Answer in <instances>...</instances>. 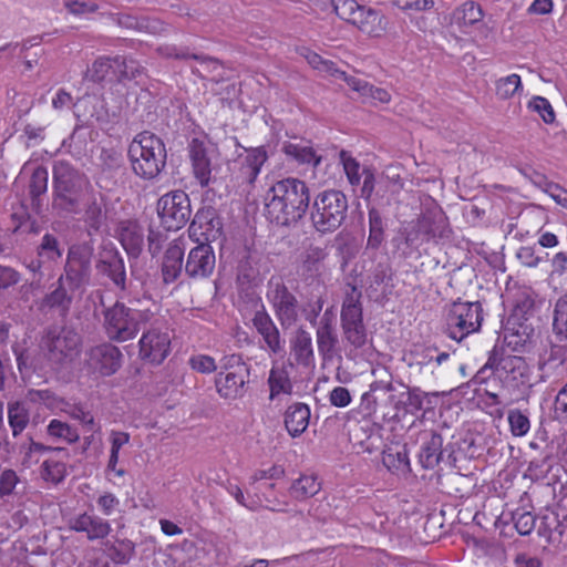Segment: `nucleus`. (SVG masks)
<instances>
[{
    "label": "nucleus",
    "instance_id": "nucleus-1",
    "mask_svg": "<svg viewBox=\"0 0 567 567\" xmlns=\"http://www.w3.org/2000/svg\"><path fill=\"white\" fill-rule=\"evenodd\" d=\"M310 194L307 184L297 178L275 183L266 195V215L279 226L296 225L309 208Z\"/></svg>",
    "mask_w": 567,
    "mask_h": 567
},
{
    "label": "nucleus",
    "instance_id": "nucleus-2",
    "mask_svg": "<svg viewBox=\"0 0 567 567\" xmlns=\"http://www.w3.org/2000/svg\"><path fill=\"white\" fill-rule=\"evenodd\" d=\"M495 377L504 388L515 391L529 381V368L520 355H513L503 347L495 346L486 363L474 377L476 383H486Z\"/></svg>",
    "mask_w": 567,
    "mask_h": 567
},
{
    "label": "nucleus",
    "instance_id": "nucleus-3",
    "mask_svg": "<svg viewBox=\"0 0 567 567\" xmlns=\"http://www.w3.org/2000/svg\"><path fill=\"white\" fill-rule=\"evenodd\" d=\"M127 155L135 175L143 179L157 177L166 165V148L154 133L144 131L135 135Z\"/></svg>",
    "mask_w": 567,
    "mask_h": 567
},
{
    "label": "nucleus",
    "instance_id": "nucleus-4",
    "mask_svg": "<svg viewBox=\"0 0 567 567\" xmlns=\"http://www.w3.org/2000/svg\"><path fill=\"white\" fill-rule=\"evenodd\" d=\"M103 328L110 340L125 342L136 337L142 326L151 321L153 312L141 310L122 301L103 309Z\"/></svg>",
    "mask_w": 567,
    "mask_h": 567
},
{
    "label": "nucleus",
    "instance_id": "nucleus-5",
    "mask_svg": "<svg viewBox=\"0 0 567 567\" xmlns=\"http://www.w3.org/2000/svg\"><path fill=\"white\" fill-rule=\"evenodd\" d=\"M85 183V177L68 162H55L53 166L52 207L63 213H79L81 193Z\"/></svg>",
    "mask_w": 567,
    "mask_h": 567
},
{
    "label": "nucleus",
    "instance_id": "nucleus-6",
    "mask_svg": "<svg viewBox=\"0 0 567 567\" xmlns=\"http://www.w3.org/2000/svg\"><path fill=\"white\" fill-rule=\"evenodd\" d=\"M348 207V198L341 190H323L313 200L311 223L319 233H332L346 220Z\"/></svg>",
    "mask_w": 567,
    "mask_h": 567
},
{
    "label": "nucleus",
    "instance_id": "nucleus-7",
    "mask_svg": "<svg viewBox=\"0 0 567 567\" xmlns=\"http://www.w3.org/2000/svg\"><path fill=\"white\" fill-rule=\"evenodd\" d=\"M41 351L52 369L70 365L81 352V336L72 328L49 331L42 339Z\"/></svg>",
    "mask_w": 567,
    "mask_h": 567
},
{
    "label": "nucleus",
    "instance_id": "nucleus-8",
    "mask_svg": "<svg viewBox=\"0 0 567 567\" xmlns=\"http://www.w3.org/2000/svg\"><path fill=\"white\" fill-rule=\"evenodd\" d=\"M93 247L87 244L72 245L66 252L65 264L61 278L66 281L71 290L82 293L90 284L92 276Z\"/></svg>",
    "mask_w": 567,
    "mask_h": 567
},
{
    "label": "nucleus",
    "instance_id": "nucleus-9",
    "mask_svg": "<svg viewBox=\"0 0 567 567\" xmlns=\"http://www.w3.org/2000/svg\"><path fill=\"white\" fill-rule=\"evenodd\" d=\"M483 309L480 302H453L446 316L449 336L457 341L480 329Z\"/></svg>",
    "mask_w": 567,
    "mask_h": 567
},
{
    "label": "nucleus",
    "instance_id": "nucleus-10",
    "mask_svg": "<svg viewBox=\"0 0 567 567\" xmlns=\"http://www.w3.org/2000/svg\"><path fill=\"white\" fill-rule=\"evenodd\" d=\"M282 329H290L299 321L300 303L281 280H270L266 293Z\"/></svg>",
    "mask_w": 567,
    "mask_h": 567
},
{
    "label": "nucleus",
    "instance_id": "nucleus-11",
    "mask_svg": "<svg viewBox=\"0 0 567 567\" xmlns=\"http://www.w3.org/2000/svg\"><path fill=\"white\" fill-rule=\"evenodd\" d=\"M157 213L165 229L178 230L192 216L190 199L184 190L169 192L158 199Z\"/></svg>",
    "mask_w": 567,
    "mask_h": 567
},
{
    "label": "nucleus",
    "instance_id": "nucleus-12",
    "mask_svg": "<svg viewBox=\"0 0 567 567\" xmlns=\"http://www.w3.org/2000/svg\"><path fill=\"white\" fill-rule=\"evenodd\" d=\"M223 368L226 371H220L215 379L218 394L224 399L241 398L245 393V384L248 382L249 368L239 354L225 358Z\"/></svg>",
    "mask_w": 567,
    "mask_h": 567
},
{
    "label": "nucleus",
    "instance_id": "nucleus-13",
    "mask_svg": "<svg viewBox=\"0 0 567 567\" xmlns=\"http://www.w3.org/2000/svg\"><path fill=\"white\" fill-rule=\"evenodd\" d=\"M140 357L152 364H161L171 350V337L167 329L152 326L140 339Z\"/></svg>",
    "mask_w": 567,
    "mask_h": 567
},
{
    "label": "nucleus",
    "instance_id": "nucleus-14",
    "mask_svg": "<svg viewBox=\"0 0 567 567\" xmlns=\"http://www.w3.org/2000/svg\"><path fill=\"white\" fill-rule=\"evenodd\" d=\"M215 153V147L200 138H193L188 144L193 175L202 187H207L213 181V157Z\"/></svg>",
    "mask_w": 567,
    "mask_h": 567
},
{
    "label": "nucleus",
    "instance_id": "nucleus-15",
    "mask_svg": "<svg viewBox=\"0 0 567 567\" xmlns=\"http://www.w3.org/2000/svg\"><path fill=\"white\" fill-rule=\"evenodd\" d=\"M303 268H307V270L311 272L310 286H312V289L310 297L302 306V313L305 319L315 327L319 322L318 317L320 316L324 305L326 287L318 277L320 269L318 258L311 259L310 256H308V258L303 261Z\"/></svg>",
    "mask_w": 567,
    "mask_h": 567
},
{
    "label": "nucleus",
    "instance_id": "nucleus-16",
    "mask_svg": "<svg viewBox=\"0 0 567 567\" xmlns=\"http://www.w3.org/2000/svg\"><path fill=\"white\" fill-rule=\"evenodd\" d=\"M188 231L190 237H195L196 241L207 244L215 241L223 235L221 218L214 207H202L196 212Z\"/></svg>",
    "mask_w": 567,
    "mask_h": 567
},
{
    "label": "nucleus",
    "instance_id": "nucleus-17",
    "mask_svg": "<svg viewBox=\"0 0 567 567\" xmlns=\"http://www.w3.org/2000/svg\"><path fill=\"white\" fill-rule=\"evenodd\" d=\"M95 267L100 275L107 277L117 288H126L124 259L116 248L111 245L103 246Z\"/></svg>",
    "mask_w": 567,
    "mask_h": 567
},
{
    "label": "nucleus",
    "instance_id": "nucleus-18",
    "mask_svg": "<svg viewBox=\"0 0 567 567\" xmlns=\"http://www.w3.org/2000/svg\"><path fill=\"white\" fill-rule=\"evenodd\" d=\"M84 225L90 236L99 234L107 225L106 198L102 193H92L84 202Z\"/></svg>",
    "mask_w": 567,
    "mask_h": 567
},
{
    "label": "nucleus",
    "instance_id": "nucleus-19",
    "mask_svg": "<svg viewBox=\"0 0 567 567\" xmlns=\"http://www.w3.org/2000/svg\"><path fill=\"white\" fill-rule=\"evenodd\" d=\"M449 357L447 352H441L436 347L417 346L409 353V367L415 372L433 375Z\"/></svg>",
    "mask_w": 567,
    "mask_h": 567
},
{
    "label": "nucleus",
    "instance_id": "nucleus-20",
    "mask_svg": "<svg viewBox=\"0 0 567 567\" xmlns=\"http://www.w3.org/2000/svg\"><path fill=\"white\" fill-rule=\"evenodd\" d=\"M215 268V254L207 243L194 247L186 259L185 274L193 279L206 278Z\"/></svg>",
    "mask_w": 567,
    "mask_h": 567
},
{
    "label": "nucleus",
    "instance_id": "nucleus-21",
    "mask_svg": "<svg viewBox=\"0 0 567 567\" xmlns=\"http://www.w3.org/2000/svg\"><path fill=\"white\" fill-rule=\"evenodd\" d=\"M68 525L71 530L85 534L90 542L104 539L112 530L106 519L86 512L71 517Z\"/></svg>",
    "mask_w": 567,
    "mask_h": 567
},
{
    "label": "nucleus",
    "instance_id": "nucleus-22",
    "mask_svg": "<svg viewBox=\"0 0 567 567\" xmlns=\"http://www.w3.org/2000/svg\"><path fill=\"white\" fill-rule=\"evenodd\" d=\"M122 361L120 349L112 343H102L93 347L89 352L90 365L103 375L115 373Z\"/></svg>",
    "mask_w": 567,
    "mask_h": 567
},
{
    "label": "nucleus",
    "instance_id": "nucleus-23",
    "mask_svg": "<svg viewBox=\"0 0 567 567\" xmlns=\"http://www.w3.org/2000/svg\"><path fill=\"white\" fill-rule=\"evenodd\" d=\"M336 320V313L333 312L332 308H328L324 310L317 324V346L319 352L323 357H331L338 343Z\"/></svg>",
    "mask_w": 567,
    "mask_h": 567
},
{
    "label": "nucleus",
    "instance_id": "nucleus-24",
    "mask_svg": "<svg viewBox=\"0 0 567 567\" xmlns=\"http://www.w3.org/2000/svg\"><path fill=\"white\" fill-rule=\"evenodd\" d=\"M422 441L419 461L423 468L433 470L442 460L443 437L433 430H425L420 434Z\"/></svg>",
    "mask_w": 567,
    "mask_h": 567
},
{
    "label": "nucleus",
    "instance_id": "nucleus-25",
    "mask_svg": "<svg viewBox=\"0 0 567 567\" xmlns=\"http://www.w3.org/2000/svg\"><path fill=\"white\" fill-rule=\"evenodd\" d=\"M252 324L258 333L262 337L265 343L271 352L280 353L284 350L279 329L264 306H261V309L255 312Z\"/></svg>",
    "mask_w": 567,
    "mask_h": 567
},
{
    "label": "nucleus",
    "instance_id": "nucleus-26",
    "mask_svg": "<svg viewBox=\"0 0 567 567\" xmlns=\"http://www.w3.org/2000/svg\"><path fill=\"white\" fill-rule=\"evenodd\" d=\"M184 243L173 240L165 250L162 262V276L165 284L174 282L183 270Z\"/></svg>",
    "mask_w": 567,
    "mask_h": 567
},
{
    "label": "nucleus",
    "instance_id": "nucleus-27",
    "mask_svg": "<svg viewBox=\"0 0 567 567\" xmlns=\"http://www.w3.org/2000/svg\"><path fill=\"white\" fill-rule=\"evenodd\" d=\"M246 152L245 156L238 157L240 164L239 175L244 182L254 184L268 158V154L264 146L252 147L246 150Z\"/></svg>",
    "mask_w": 567,
    "mask_h": 567
},
{
    "label": "nucleus",
    "instance_id": "nucleus-28",
    "mask_svg": "<svg viewBox=\"0 0 567 567\" xmlns=\"http://www.w3.org/2000/svg\"><path fill=\"white\" fill-rule=\"evenodd\" d=\"M282 152L298 164H309L317 167L321 161V157L316 154L309 141L297 138L287 141L282 144Z\"/></svg>",
    "mask_w": 567,
    "mask_h": 567
},
{
    "label": "nucleus",
    "instance_id": "nucleus-29",
    "mask_svg": "<svg viewBox=\"0 0 567 567\" xmlns=\"http://www.w3.org/2000/svg\"><path fill=\"white\" fill-rule=\"evenodd\" d=\"M416 228L426 240L446 238L450 234L446 217L443 214L423 215L417 219Z\"/></svg>",
    "mask_w": 567,
    "mask_h": 567
},
{
    "label": "nucleus",
    "instance_id": "nucleus-30",
    "mask_svg": "<svg viewBox=\"0 0 567 567\" xmlns=\"http://www.w3.org/2000/svg\"><path fill=\"white\" fill-rule=\"evenodd\" d=\"M136 545L128 538L115 535L105 543V550L110 559L116 565H127L135 556Z\"/></svg>",
    "mask_w": 567,
    "mask_h": 567
},
{
    "label": "nucleus",
    "instance_id": "nucleus-31",
    "mask_svg": "<svg viewBox=\"0 0 567 567\" xmlns=\"http://www.w3.org/2000/svg\"><path fill=\"white\" fill-rule=\"evenodd\" d=\"M353 25H357L362 32L372 37L381 35L386 29L384 17L381 16L379 11L364 6L361 7L357 14Z\"/></svg>",
    "mask_w": 567,
    "mask_h": 567
},
{
    "label": "nucleus",
    "instance_id": "nucleus-32",
    "mask_svg": "<svg viewBox=\"0 0 567 567\" xmlns=\"http://www.w3.org/2000/svg\"><path fill=\"white\" fill-rule=\"evenodd\" d=\"M361 296V291L355 286L350 287L341 308V326L363 323Z\"/></svg>",
    "mask_w": 567,
    "mask_h": 567
},
{
    "label": "nucleus",
    "instance_id": "nucleus-33",
    "mask_svg": "<svg viewBox=\"0 0 567 567\" xmlns=\"http://www.w3.org/2000/svg\"><path fill=\"white\" fill-rule=\"evenodd\" d=\"M310 410L305 403H295L289 406L285 414V425L289 434L299 436L306 431L309 424Z\"/></svg>",
    "mask_w": 567,
    "mask_h": 567
},
{
    "label": "nucleus",
    "instance_id": "nucleus-34",
    "mask_svg": "<svg viewBox=\"0 0 567 567\" xmlns=\"http://www.w3.org/2000/svg\"><path fill=\"white\" fill-rule=\"evenodd\" d=\"M76 291L78 290H71L70 287L66 286V281L59 277L56 288L45 296L44 302L48 307L58 309L60 315L66 316Z\"/></svg>",
    "mask_w": 567,
    "mask_h": 567
},
{
    "label": "nucleus",
    "instance_id": "nucleus-35",
    "mask_svg": "<svg viewBox=\"0 0 567 567\" xmlns=\"http://www.w3.org/2000/svg\"><path fill=\"white\" fill-rule=\"evenodd\" d=\"M120 240L130 257L137 258L144 247L143 229L135 223L122 227Z\"/></svg>",
    "mask_w": 567,
    "mask_h": 567
},
{
    "label": "nucleus",
    "instance_id": "nucleus-36",
    "mask_svg": "<svg viewBox=\"0 0 567 567\" xmlns=\"http://www.w3.org/2000/svg\"><path fill=\"white\" fill-rule=\"evenodd\" d=\"M291 351L298 364L308 367L313 361L312 338L308 331L299 328L291 341Z\"/></svg>",
    "mask_w": 567,
    "mask_h": 567
},
{
    "label": "nucleus",
    "instance_id": "nucleus-37",
    "mask_svg": "<svg viewBox=\"0 0 567 567\" xmlns=\"http://www.w3.org/2000/svg\"><path fill=\"white\" fill-rule=\"evenodd\" d=\"M158 54H161L164 58H174L177 60H187V59H194L199 61L203 65L206 66L207 70H215L219 66V61L215 58L203 55V54H196V53H189L188 49L185 47H177L174 44H165L157 48Z\"/></svg>",
    "mask_w": 567,
    "mask_h": 567
},
{
    "label": "nucleus",
    "instance_id": "nucleus-38",
    "mask_svg": "<svg viewBox=\"0 0 567 567\" xmlns=\"http://www.w3.org/2000/svg\"><path fill=\"white\" fill-rule=\"evenodd\" d=\"M321 489V483L313 475H301L295 480L289 488L291 497L297 501H305L315 496Z\"/></svg>",
    "mask_w": 567,
    "mask_h": 567
},
{
    "label": "nucleus",
    "instance_id": "nucleus-39",
    "mask_svg": "<svg viewBox=\"0 0 567 567\" xmlns=\"http://www.w3.org/2000/svg\"><path fill=\"white\" fill-rule=\"evenodd\" d=\"M383 465L392 473L406 474L411 471L408 452L403 446L400 450L388 449L382 454Z\"/></svg>",
    "mask_w": 567,
    "mask_h": 567
},
{
    "label": "nucleus",
    "instance_id": "nucleus-40",
    "mask_svg": "<svg viewBox=\"0 0 567 567\" xmlns=\"http://www.w3.org/2000/svg\"><path fill=\"white\" fill-rule=\"evenodd\" d=\"M37 256L47 265L58 262L62 258V248L59 239L54 235L47 233L37 247Z\"/></svg>",
    "mask_w": 567,
    "mask_h": 567
},
{
    "label": "nucleus",
    "instance_id": "nucleus-41",
    "mask_svg": "<svg viewBox=\"0 0 567 567\" xmlns=\"http://www.w3.org/2000/svg\"><path fill=\"white\" fill-rule=\"evenodd\" d=\"M369 237L367 248L379 249L384 241V220L381 213L372 207L369 209Z\"/></svg>",
    "mask_w": 567,
    "mask_h": 567
},
{
    "label": "nucleus",
    "instance_id": "nucleus-42",
    "mask_svg": "<svg viewBox=\"0 0 567 567\" xmlns=\"http://www.w3.org/2000/svg\"><path fill=\"white\" fill-rule=\"evenodd\" d=\"M48 179L49 174L47 168L43 166H38L31 175L29 183V195L32 202V206L35 209H39L41 206L40 197L48 189Z\"/></svg>",
    "mask_w": 567,
    "mask_h": 567
},
{
    "label": "nucleus",
    "instance_id": "nucleus-43",
    "mask_svg": "<svg viewBox=\"0 0 567 567\" xmlns=\"http://www.w3.org/2000/svg\"><path fill=\"white\" fill-rule=\"evenodd\" d=\"M99 99L95 95H84L73 104L74 115L82 122L100 121L101 115L96 110Z\"/></svg>",
    "mask_w": 567,
    "mask_h": 567
},
{
    "label": "nucleus",
    "instance_id": "nucleus-44",
    "mask_svg": "<svg viewBox=\"0 0 567 567\" xmlns=\"http://www.w3.org/2000/svg\"><path fill=\"white\" fill-rule=\"evenodd\" d=\"M553 332L559 340H567V293L560 296L554 303Z\"/></svg>",
    "mask_w": 567,
    "mask_h": 567
},
{
    "label": "nucleus",
    "instance_id": "nucleus-45",
    "mask_svg": "<svg viewBox=\"0 0 567 567\" xmlns=\"http://www.w3.org/2000/svg\"><path fill=\"white\" fill-rule=\"evenodd\" d=\"M115 66L113 59L106 56L97 58L91 66H89L84 73V79L94 82L101 83L105 81L112 72H116L113 70Z\"/></svg>",
    "mask_w": 567,
    "mask_h": 567
},
{
    "label": "nucleus",
    "instance_id": "nucleus-46",
    "mask_svg": "<svg viewBox=\"0 0 567 567\" xmlns=\"http://www.w3.org/2000/svg\"><path fill=\"white\" fill-rule=\"evenodd\" d=\"M483 18V11L481 7L473 2L466 1L458 7L454 13L453 19L458 25L468 27L480 22Z\"/></svg>",
    "mask_w": 567,
    "mask_h": 567
},
{
    "label": "nucleus",
    "instance_id": "nucleus-47",
    "mask_svg": "<svg viewBox=\"0 0 567 567\" xmlns=\"http://www.w3.org/2000/svg\"><path fill=\"white\" fill-rule=\"evenodd\" d=\"M8 419L13 436H18L29 423V411L21 402L9 403Z\"/></svg>",
    "mask_w": 567,
    "mask_h": 567
},
{
    "label": "nucleus",
    "instance_id": "nucleus-48",
    "mask_svg": "<svg viewBox=\"0 0 567 567\" xmlns=\"http://www.w3.org/2000/svg\"><path fill=\"white\" fill-rule=\"evenodd\" d=\"M270 388V399L279 395L280 393H290L292 385L288 372L285 368L272 367L268 378Z\"/></svg>",
    "mask_w": 567,
    "mask_h": 567
},
{
    "label": "nucleus",
    "instance_id": "nucleus-49",
    "mask_svg": "<svg viewBox=\"0 0 567 567\" xmlns=\"http://www.w3.org/2000/svg\"><path fill=\"white\" fill-rule=\"evenodd\" d=\"M113 62L118 72V81L134 80L141 76L145 71L144 66L141 65L140 62L131 58L115 56L113 58Z\"/></svg>",
    "mask_w": 567,
    "mask_h": 567
},
{
    "label": "nucleus",
    "instance_id": "nucleus-50",
    "mask_svg": "<svg viewBox=\"0 0 567 567\" xmlns=\"http://www.w3.org/2000/svg\"><path fill=\"white\" fill-rule=\"evenodd\" d=\"M47 432L49 436L62 440L70 444L75 443L80 437L76 429L56 419L49 423Z\"/></svg>",
    "mask_w": 567,
    "mask_h": 567
},
{
    "label": "nucleus",
    "instance_id": "nucleus-51",
    "mask_svg": "<svg viewBox=\"0 0 567 567\" xmlns=\"http://www.w3.org/2000/svg\"><path fill=\"white\" fill-rule=\"evenodd\" d=\"M346 341L354 349L363 348L368 342V333L364 323L341 326Z\"/></svg>",
    "mask_w": 567,
    "mask_h": 567
},
{
    "label": "nucleus",
    "instance_id": "nucleus-52",
    "mask_svg": "<svg viewBox=\"0 0 567 567\" xmlns=\"http://www.w3.org/2000/svg\"><path fill=\"white\" fill-rule=\"evenodd\" d=\"M259 276V270L250 257L240 259L237 267V280L241 286L254 284Z\"/></svg>",
    "mask_w": 567,
    "mask_h": 567
},
{
    "label": "nucleus",
    "instance_id": "nucleus-53",
    "mask_svg": "<svg viewBox=\"0 0 567 567\" xmlns=\"http://www.w3.org/2000/svg\"><path fill=\"white\" fill-rule=\"evenodd\" d=\"M519 89H522V81L518 74L501 78L496 82V94L503 100L511 99Z\"/></svg>",
    "mask_w": 567,
    "mask_h": 567
},
{
    "label": "nucleus",
    "instance_id": "nucleus-54",
    "mask_svg": "<svg viewBox=\"0 0 567 567\" xmlns=\"http://www.w3.org/2000/svg\"><path fill=\"white\" fill-rule=\"evenodd\" d=\"M507 419L509 423L511 433L514 436H524L528 433L530 429V422L528 416L520 410H511L508 412Z\"/></svg>",
    "mask_w": 567,
    "mask_h": 567
},
{
    "label": "nucleus",
    "instance_id": "nucleus-55",
    "mask_svg": "<svg viewBox=\"0 0 567 567\" xmlns=\"http://www.w3.org/2000/svg\"><path fill=\"white\" fill-rule=\"evenodd\" d=\"M361 4H359L355 0H333V8L336 13L347 22L353 24L357 19V14L361 9Z\"/></svg>",
    "mask_w": 567,
    "mask_h": 567
},
{
    "label": "nucleus",
    "instance_id": "nucleus-56",
    "mask_svg": "<svg viewBox=\"0 0 567 567\" xmlns=\"http://www.w3.org/2000/svg\"><path fill=\"white\" fill-rule=\"evenodd\" d=\"M394 406L396 410L404 409L405 411H419L423 406V399L416 389H406L405 392L401 393L400 399L395 402Z\"/></svg>",
    "mask_w": 567,
    "mask_h": 567
},
{
    "label": "nucleus",
    "instance_id": "nucleus-57",
    "mask_svg": "<svg viewBox=\"0 0 567 567\" xmlns=\"http://www.w3.org/2000/svg\"><path fill=\"white\" fill-rule=\"evenodd\" d=\"M528 107L537 112L547 124L555 122L556 115L549 101L543 96H534L528 103Z\"/></svg>",
    "mask_w": 567,
    "mask_h": 567
},
{
    "label": "nucleus",
    "instance_id": "nucleus-58",
    "mask_svg": "<svg viewBox=\"0 0 567 567\" xmlns=\"http://www.w3.org/2000/svg\"><path fill=\"white\" fill-rule=\"evenodd\" d=\"M18 369L21 374L30 373L37 369H41V363L32 355L29 350H20L18 348L13 349Z\"/></svg>",
    "mask_w": 567,
    "mask_h": 567
},
{
    "label": "nucleus",
    "instance_id": "nucleus-59",
    "mask_svg": "<svg viewBox=\"0 0 567 567\" xmlns=\"http://www.w3.org/2000/svg\"><path fill=\"white\" fill-rule=\"evenodd\" d=\"M340 158L349 183L352 186H358L361 181L360 164L353 157L348 155L346 151H341Z\"/></svg>",
    "mask_w": 567,
    "mask_h": 567
},
{
    "label": "nucleus",
    "instance_id": "nucleus-60",
    "mask_svg": "<svg viewBox=\"0 0 567 567\" xmlns=\"http://www.w3.org/2000/svg\"><path fill=\"white\" fill-rule=\"evenodd\" d=\"M513 520L516 530L523 535H529L535 527V516L529 512H515Z\"/></svg>",
    "mask_w": 567,
    "mask_h": 567
},
{
    "label": "nucleus",
    "instance_id": "nucleus-61",
    "mask_svg": "<svg viewBox=\"0 0 567 567\" xmlns=\"http://www.w3.org/2000/svg\"><path fill=\"white\" fill-rule=\"evenodd\" d=\"M117 24L126 29L138 31H152L154 29L151 27V22L147 19L137 18L131 14H120L117 17Z\"/></svg>",
    "mask_w": 567,
    "mask_h": 567
},
{
    "label": "nucleus",
    "instance_id": "nucleus-62",
    "mask_svg": "<svg viewBox=\"0 0 567 567\" xmlns=\"http://www.w3.org/2000/svg\"><path fill=\"white\" fill-rule=\"evenodd\" d=\"M21 281V274L10 267L0 265V290H8Z\"/></svg>",
    "mask_w": 567,
    "mask_h": 567
},
{
    "label": "nucleus",
    "instance_id": "nucleus-63",
    "mask_svg": "<svg viewBox=\"0 0 567 567\" xmlns=\"http://www.w3.org/2000/svg\"><path fill=\"white\" fill-rule=\"evenodd\" d=\"M189 365L200 373H212L217 369L214 358L205 354L193 355L189 359Z\"/></svg>",
    "mask_w": 567,
    "mask_h": 567
},
{
    "label": "nucleus",
    "instance_id": "nucleus-64",
    "mask_svg": "<svg viewBox=\"0 0 567 567\" xmlns=\"http://www.w3.org/2000/svg\"><path fill=\"white\" fill-rule=\"evenodd\" d=\"M554 414L556 420L567 422V383L556 395Z\"/></svg>",
    "mask_w": 567,
    "mask_h": 567
}]
</instances>
